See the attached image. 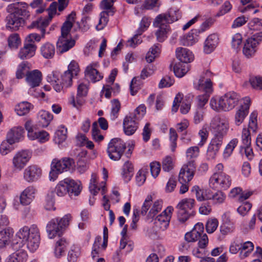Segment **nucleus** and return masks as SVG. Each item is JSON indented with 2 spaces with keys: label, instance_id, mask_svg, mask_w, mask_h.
Segmentation results:
<instances>
[{
  "label": "nucleus",
  "instance_id": "obj_1",
  "mask_svg": "<svg viewBox=\"0 0 262 262\" xmlns=\"http://www.w3.org/2000/svg\"><path fill=\"white\" fill-rule=\"evenodd\" d=\"M28 8V5L24 2H16L9 5L7 11L10 14L6 17L7 28L16 31L24 25L25 19L29 18L30 15Z\"/></svg>",
  "mask_w": 262,
  "mask_h": 262
},
{
  "label": "nucleus",
  "instance_id": "obj_2",
  "mask_svg": "<svg viewBox=\"0 0 262 262\" xmlns=\"http://www.w3.org/2000/svg\"><path fill=\"white\" fill-rule=\"evenodd\" d=\"M21 243L26 246L31 251H35L38 247L40 243V233L36 225L30 227L25 226L21 228L16 234Z\"/></svg>",
  "mask_w": 262,
  "mask_h": 262
},
{
  "label": "nucleus",
  "instance_id": "obj_3",
  "mask_svg": "<svg viewBox=\"0 0 262 262\" xmlns=\"http://www.w3.org/2000/svg\"><path fill=\"white\" fill-rule=\"evenodd\" d=\"M213 74L207 70L201 75L196 85L195 86L197 90H202L205 93L197 96L198 105L201 108L208 102L210 94L213 92L212 82L211 79Z\"/></svg>",
  "mask_w": 262,
  "mask_h": 262
},
{
  "label": "nucleus",
  "instance_id": "obj_4",
  "mask_svg": "<svg viewBox=\"0 0 262 262\" xmlns=\"http://www.w3.org/2000/svg\"><path fill=\"white\" fill-rule=\"evenodd\" d=\"M239 99L238 95L234 92H229L222 96L219 100L212 98L210 101L211 107L214 111H228L233 108Z\"/></svg>",
  "mask_w": 262,
  "mask_h": 262
},
{
  "label": "nucleus",
  "instance_id": "obj_5",
  "mask_svg": "<svg viewBox=\"0 0 262 262\" xmlns=\"http://www.w3.org/2000/svg\"><path fill=\"white\" fill-rule=\"evenodd\" d=\"M171 11L168 13H163L158 15L154 23L155 27H159L156 33L157 39L159 42H163L167 38V33L168 30V26L166 24H170L177 20L171 17Z\"/></svg>",
  "mask_w": 262,
  "mask_h": 262
},
{
  "label": "nucleus",
  "instance_id": "obj_6",
  "mask_svg": "<svg viewBox=\"0 0 262 262\" xmlns=\"http://www.w3.org/2000/svg\"><path fill=\"white\" fill-rule=\"evenodd\" d=\"M75 167L74 160L70 158H64L61 160L54 159L51 164L50 180H55L60 173L64 171L73 170Z\"/></svg>",
  "mask_w": 262,
  "mask_h": 262
},
{
  "label": "nucleus",
  "instance_id": "obj_7",
  "mask_svg": "<svg viewBox=\"0 0 262 262\" xmlns=\"http://www.w3.org/2000/svg\"><path fill=\"white\" fill-rule=\"evenodd\" d=\"M212 139L223 142V139L227 134L229 125L227 121L219 116L214 117L210 124Z\"/></svg>",
  "mask_w": 262,
  "mask_h": 262
},
{
  "label": "nucleus",
  "instance_id": "obj_8",
  "mask_svg": "<svg viewBox=\"0 0 262 262\" xmlns=\"http://www.w3.org/2000/svg\"><path fill=\"white\" fill-rule=\"evenodd\" d=\"M51 18H42L40 17L32 22L30 25L28 26V29L36 28L40 31L41 35L37 33H32L28 35L25 40V41L30 44L35 45L34 41L39 42L41 38L45 37L46 34V28L49 26Z\"/></svg>",
  "mask_w": 262,
  "mask_h": 262
},
{
  "label": "nucleus",
  "instance_id": "obj_9",
  "mask_svg": "<svg viewBox=\"0 0 262 262\" xmlns=\"http://www.w3.org/2000/svg\"><path fill=\"white\" fill-rule=\"evenodd\" d=\"M71 218L70 214H66L60 219L55 218L49 222L46 226L49 237L53 238L57 235L60 236L62 229L69 225Z\"/></svg>",
  "mask_w": 262,
  "mask_h": 262
},
{
  "label": "nucleus",
  "instance_id": "obj_10",
  "mask_svg": "<svg viewBox=\"0 0 262 262\" xmlns=\"http://www.w3.org/2000/svg\"><path fill=\"white\" fill-rule=\"evenodd\" d=\"M126 149V143L121 139L115 138L111 139L108 143L107 153L112 160L118 161L124 154Z\"/></svg>",
  "mask_w": 262,
  "mask_h": 262
},
{
  "label": "nucleus",
  "instance_id": "obj_11",
  "mask_svg": "<svg viewBox=\"0 0 262 262\" xmlns=\"http://www.w3.org/2000/svg\"><path fill=\"white\" fill-rule=\"evenodd\" d=\"M262 41V32L256 33L246 40L243 52L248 58L252 57L256 51L257 46Z\"/></svg>",
  "mask_w": 262,
  "mask_h": 262
},
{
  "label": "nucleus",
  "instance_id": "obj_12",
  "mask_svg": "<svg viewBox=\"0 0 262 262\" xmlns=\"http://www.w3.org/2000/svg\"><path fill=\"white\" fill-rule=\"evenodd\" d=\"M231 184V179L230 176L225 173H214L209 180V185L213 187L219 185L222 188L227 189Z\"/></svg>",
  "mask_w": 262,
  "mask_h": 262
},
{
  "label": "nucleus",
  "instance_id": "obj_13",
  "mask_svg": "<svg viewBox=\"0 0 262 262\" xmlns=\"http://www.w3.org/2000/svg\"><path fill=\"white\" fill-rule=\"evenodd\" d=\"M195 171L194 160L189 161L184 165L179 173V181L180 183H188L193 177Z\"/></svg>",
  "mask_w": 262,
  "mask_h": 262
},
{
  "label": "nucleus",
  "instance_id": "obj_14",
  "mask_svg": "<svg viewBox=\"0 0 262 262\" xmlns=\"http://www.w3.org/2000/svg\"><path fill=\"white\" fill-rule=\"evenodd\" d=\"M173 209L168 206L155 219V224L158 226L162 230H166L169 226Z\"/></svg>",
  "mask_w": 262,
  "mask_h": 262
},
{
  "label": "nucleus",
  "instance_id": "obj_15",
  "mask_svg": "<svg viewBox=\"0 0 262 262\" xmlns=\"http://www.w3.org/2000/svg\"><path fill=\"white\" fill-rule=\"evenodd\" d=\"M250 99L245 98L243 105H241L237 110L234 115V123L236 126H239L244 121L249 113Z\"/></svg>",
  "mask_w": 262,
  "mask_h": 262
},
{
  "label": "nucleus",
  "instance_id": "obj_16",
  "mask_svg": "<svg viewBox=\"0 0 262 262\" xmlns=\"http://www.w3.org/2000/svg\"><path fill=\"white\" fill-rule=\"evenodd\" d=\"M30 158L27 150H21L17 152L12 160L13 167L15 169L21 170L26 165Z\"/></svg>",
  "mask_w": 262,
  "mask_h": 262
},
{
  "label": "nucleus",
  "instance_id": "obj_17",
  "mask_svg": "<svg viewBox=\"0 0 262 262\" xmlns=\"http://www.w3.org/2000/svg\"><path fill=\"white\" fill-rule=\"evenodd\" d=\"M75 45V40L71 36H59L56 43L57 53L62 54L68 51Z\"/></svg>",
  "mask_w": 262,
  "mask_h": 262
},
{
  "label": "nucleus",
  "instance_id": "obj_18",
  "mask_svg": "<svg viewBox=\"0 0 262 262\" xmlns=\"http://www.w3.org/2000/svg\"><path fill=\"white\" fill-rule=\"evenodd\" d=\"M42 171L40 168L35 165L28 166L24 171V178L28 182H32L37 180L41 176Z\"/></svg>",
  "mask_w": 262,
  "mask_h": 262
},
{
  "label": "nucleus",
  "instance_id": "obj_19",
  "mask_svg": "<svg viewBox=\"0 0 262 262\" xmlns=\"http://www.w3.org/2000/svg\"><path fill=\"white\" fill-rule=\"evenodd\" d=\"M150 21L148 20V19L146 17H144L140 22V26L137 30V34L127 41V46L135 48L136 45L140 43L142 40L140 38H139V36L142 34L145 29L148 27Z\"/></svg>",
  "mask_w": 262,
  "mask_h": 262
},
{
  "label": "nucleus",
  "instance_id": "obj_20",
  "mask_svg": "<svg viewBox=\"0 0 262 262\" xmlns=\"http://www.w3.org/2000/svg\"><path fill=\"white\" fill-rule=\"evenodd\" d=\"M132 115H129L125 117L123 120V130L125 135L130 136L133 135L137 129L138 126L137 121Z\"/></svg>",
  "mask_w": 262,
  "mask_h": 262
},
{
  "label": "nucleus",
  "instance_id": "obj_21",
  "mask_svg": "<svg viewBox=\"0 0 262 262\" xmlns=\"http://www.w3.org/2000/svg\"><path fill=\"white\" fill-rule=\"evenodd\" d=\"M36 190L32 186H30L24 189L20 194V203L24 206L29 205L34 200Z\"/></svg>",
  "mask_w": 262,
  "mask_h": 262
},
{
  "label": "nucleus",
  "instance_id": "obj_22",
  "mask_svg": "<svg viewBox=\"0 0 262 262\" xmlns=\"http://www.w3.org/2000/svg\"><path fill=\"white\" fill-rule=\"evenodd\" d=\"M223 143V141L212 138L207 150L206 158L207 160H212L215 158Z\"/></svg>",
  "mask_w": 262,
  "mask_h": 262
},
{
  "label": "nucleus",
  "instance_id": "obj_23",
  "mask_svg": "<svg viewBox=\"0 0 262 262\" xmlns=\"http://www.w3.org/2000/svg\"><path fill=\"white\" fill-rule=\"evenodd\" d=\"M41 77V73L38 70H35L27 73L26 80L29 86L33 88L39 85Z\"/></svg>",
  "mask_w": 262,
  "mask_h": 262
},
{
  "label": "nucleus",
  "instance_id": "obj_24",
  "mask_svg": "<svg viewBox=\"0 0 262 262\" xmlns=\"http://www.w3.org/2000/svg\"><path fill=\"white\" fill-rule=\"evenodd\" d=\"M177 58L181 62L185 63L191 62L193 60V55L192 52L186 48H179L176 51Z\"/></svg>",
  "mask_w": 262,
  "mask_h": 262
},
{
  "label": "nucleus",
  "instance_id": "obj_25",
  "mask_svg": "<svg viewBox=\"0 0 262 262\" xmlns=\"http://www.w3.org/2000/svg\"><path fill=\"white\" fill-rule=\"evenodd\" d=\"M37 47L35 45L30 44L25 41L24 46L19 52L18 57L21 59H28L35 55Z\"/></svg>",
  "mask_w": 262,
  "mask_h": 262
},
{
  "label": "nucleus",
  "instance_id": "obj_26",
  "mask_svg": "<svg viewBox=\"0 0 262 262\" xmlns=\"http://www.w3.org/2000/svg\"><path fill=\"white\" fill-rule=\"evenodd\" d=\"M76 18V13L72 11L67 17L66 21L63 24L61 28V35L60 36L69 37L70 32L73 27V23Z\"/></svg>",
  "mask_w": 262,
  "mask_h": 262
},
{
  "label": "nucleus",
  "instance_id": "obj_27",
  "mask_svg": "<svg viewBox=\"0 0 262 262\" xmlns=\"http://www.w3.org/2000/svg\"><path fill=\"white\" fill-rule=\"evenodd\" d=\"M218 40L219 37L215 34H212L208 36L204 43V52L206 54L211 53L216 48L218 43Z\"/></svg>",
  "mask_w": 262,
  "mask_h": 262
},
{
  "label": "nucleus",
  "instance_id": "obj_28",
  "mask_svg": "<svg viewBox=\"0 0 262 262\" xmlns=\"http://www.w3.org/2000/svg\"><path fill=\"white\" fill-rule=\"evenodd\" d=\"M24 129L21 127L12 129L7 134V139L10 144L18 142L23 137Z\"/></svg>",
  "mask_w": 262,
  "mask_h": 262
},
{
  "label": "nucleus",
  "instance_id": "obj_29",
  "mask_svg": "<svg viewBox=\"0 0 262 262\" xmlns=\"http://www.w3.org/2000/svg\"><path fill=\"white\" fill-rule=\"evenodd\" d=\"M85 75L93 82L99 81L103 78V76L92 65L88 66L85 70Z\"/></svg>",
  "mask_w": 262,
  "mask_h": 262
},
{
  "label": "nucleus",
  "instance_id": "obj_30",
  "mask_svg": "<svg viewBox=\"0 0 262 262\" xmlns=\"http://www.w3.org/2000/svg\"><path fill=\"white\" fill-rule=\"evenodd\" d=\"M198 29H192L187 35H184L180 40L183 46H189L193 45L197 40Z\"/></svg>",
  "mask_w": 262,
  "mask_h": 262
},
{
  "label": "nucleus",
  "instance_id": "obj_31",
  "mask_svg": "<svg viewBox=\"0 0 262 262\" xmlns=\"http://www.w3.org/2000/svg\"><path fill=\"white\" fill-rule=\"evenodd\" d=\"M53 118V116L50 112L42 110L38 116V125L42 127H47Z\"/></svg>",
  "mask_w": 262,
  "mask_h": 262
},
{
  "label": "nucleus",
  "instance_id": "obj_32",
  "mask_svg": "<svg viewBox=\"0 0 262 262\" xmlns=\"http://www.w3.org/2000/svg\"><path fill=\"white\" fill-rule=\"evenodd\" d=\"M40 51L45 58L51 59L55 55V49L53 44L47 42L41 46Z\"/></svg>",
  "mask_w": 262,
  "mask_h": 262
},
{
  "label": "nucleus",
  "instance_id": "obj_33",
  "mask_svg": "<svg viewBox=\"0 0 262 262\" xmlns=\"http://www.w3.org/2000/svg\"><path fill=\"white\" fill-rule=\"evenodd\" d=\"M67 184L68 185L69 194L72 195L74 194L75 196L78 195L82 189L80 182H76L73 180L69 178L65 179Z\"/></svg>",
  "mask_w": 262,
  "mask_h": 262
},
{
  "label": "nucleus",
  "instance_id": "obj_34",
  "mask_svg": "<svg viewBox=\"0 0 262 262\" xmlns=\"http://www.w3.org/2000/svg\"><path fill=\"white\" fill-rule=\"evenodd\" d=\"M13 230L11 228H5L0 231V248L5 247L10 243Z\"/></svg>",
  "mask_w": 262,
  "mask_h": 262
},
{
  "label": "nucleus",
  "instance_id": "obj_35",
  "mask_svg": "<svg viewBox=\"0 0 262 262\" xmlns=\"http://www.w3.org/2000/svg\"><path fill=\"white\" fill-rule=\"evenodd\" d=\"M115 11H103L100 14V19L98 24L96 26L98 30L103 29L107 24L108 21V16L113 15Z\"/></svg>",
  "mask_w": 262,
  "mask_h": 262
},
{
  "label": "nucleus",
  "instance_id": "obj_36",
  "mask_svg": "<svg viewBox=\"0 0 262 262\" xmlns=\"http://www.w3.org/2000/svg\"><path fill=\"white\" fill-rule=\"evenodd\" d=\"M68 245V242L64 238H61L56 242L54 249V254L57 258H60L62 255Z\"/></svg>",
  "mask_w": 262,
  "mask_h": 262
},
{
  "label": "nucleus",
  "instance_id": "obj_37",
  "mask_svg": "<svg viewBox=\"0 0 262 262\" xmlns=\"http://www.w3.org/2000/svg\"><path fill=\"white\" fill-rule=\"evenodd\" d=\"M161 45L157 43L151 47L146 54V60L148 63L154 61L160 53Z\"/></svg>",
  "mask_w": 262,
  "mask_h": 262
},
{
  "label": "nucleus",
  "instance_id": "obj_38",
  "mask_svg": "<svg viewBox=\"0 0 262 262\" xmlns=\"http://www.w3.org/2000/svg\"><path fill=\"white\" fill-rule=\"evenodd\" d=\"M134 174V167L129 161L125 162L122 168V174L126 182L130 181Z\"/></svg>",
  "mask_w": 262,
  "mask_h": 262
},
{
  "label": "nucleus",
  "instance_id": "obj_39",
  "mask_svg": "<svg viewBox=\"0 0 262 262\" xmlns=\"http://www.w3.org/2000/svg\"><path fill=\"white\" fill-rule=\"evenodd\" d=\"M184 63L179 62L174 64L173 72L177 77L181 78L184 76L189 71L188 66Z\"/></svg>",
  "mask_w": 262,
  "mask_h": 262
},
{
  "label": "nucleus",
  "instance_id": "obj_40",
  "mask_svg": "<svg viewBox=\"0 0 262 262\" xmlns=\"http://www.w3.org/2000/svg\"><path fill=\"white\" fill-rule=\"evenodd\" d=\"M238 142V139L236 138H234L228 143L224 149L223 154V156L224 159H228L231 156L233 150L237 146Z\"/></svg>",
  "mask_w": 262,
  "mask_h": 262
},
{
  "label": "nucleus",
  "instance_id": "obj_41",
  "mask_svg": "<svg viewBox=\"0 0 262 262\" xmlns=\"http://www.w3.org/2000/svg\"><path fill=\"white\" fill-rule=\"evenodd\" d=\"M27 257V254L23 251H17L10 255L7 262H25Z\"/></svg>",
  "mask_w": 262,
  "mask_h": 262
},
{
  "label": "nucleus",
  "instance_id": "obj_42",
  "mask_svg": "<svg viewBox=\"0 0 262 262\" xmlns=\"http://www.w3.org/2000/svg\"><path fill=\"white\" fill-rule=\"evenodd\" d=\"M31 107V104L26 101H24L18 104L15 108V110L19 116H24L29 113Z\"/></svg>",
  "mask_w": 262,
  "mask_h": 262
},
{
  "label": "nucleus",
  "instance_id": "obj_43",
  "mask_svg": "<svg viewBox=\"0 0 262 262\" xmlns=\"http://www.w3.org/2000/svg\"><path fill=\"white\" fill-rule=\"evenodd\" d=\"M67 128L60 126L55 133V140L58 144L62 143L67 138Z\"/></svg>",
  "mask_w": 262,
  "mask_h": 262
},
{
  "label": "nucleus",
  "instance_id": "obj_44",
  "mask_svg": "<svg viewBox=\"0 0 262 262\" xmlns=\"http://www.w3.org/2000/svg\"><path fill=\"white\" fill-rule=\"evenodd\" d=\"M76 77L74 75L71 74L69 71H65L61 75V84L63 85L66 88H68L72 85V79Z\"/></svg>",
  "mask_w": 262,
  "mask_h": 262
},
{
  "label": "nucleus",
  "instance_id": "obj_45",
  "mask_svg": "<svg viewBox=\"0 0 262 262\" xmlns=\"http://www.w3.org/2000/svg\"><path fill=\"white\" fill-rule=\"evenodd\" d=\"M55 191L59 196H63L67 193H69L68 185L67 184L65 179L59 182L55 188Z\"/></svg>",
  "mask_w": 262,
  "mask_h": 262
},
{
  "label": "nucleus",
  "instance_id": "obj_46",
  "mask_svg": "<svg viewBox=\"0 0 262 262\" xmlns=\"http://www.w3.org/2000/svg\"><path fill=\"white\" fill-rule=\"evenodd\" d=\"M257 114L256 112H253L251 114L249 118L248 128L249 130L252 131V134H256L258 126L257 122Z\"/></svg>",
  "mask_w": 262,
  "mask_h": 262
},
{
  "label": "nucleus",
  "instance_id": "obj_47",
  "mask_svg": "<svg viewBox=\"0 0 262 262\" xmlns=\"http://www.w3.org/2000/svg\"><path fill=\"white\" fill-rule=\"evenodd\" d=\"M80 255V250L78 247H73L68 254V260L69 262H76Z\"/></svg>",
  "mask_w": 262,
  "mask_h": 262
},
{
  "label": "nucleus",
  "instance_id": "obj_48",
  "mask_svg": "<svg viewBox=\"0 0 262 262\" xmlns=\"http://www.w3.org/2000/svg\"><path fill=\"white\" fill-rule=\"evenodd\" d=\"M29 67L27 62H23L19 66L16 72V76L17 79H21L24 77L29 72Z\"/></svg>",
  "mask_w": 262,
  "mask_h": 262
},
{
  "label": "nucleus",
  "instance_id": "obj_49",
  "mask_svg": "<svg viewBox=\"0 0 262 262\" xmlns=\"http://www.w3.org/2000/svg\"><path fill=\"white\" fill-rule=\"evenodd\" d=\"M194 204V200L192 199H185L182 200L177 205V208H183L184 210H191Z\"/></svg>",
  "mask_w": 262,
  "mask_h": 262
},
{
  "label": "nucleus",
  "instance_id": "obj_50",
  "mask_svg": "<svg viewBox=\"0 0 262 262\" xmlns=\"http://www.w3.org/2000/svg\"><path fill=\"white\" fill-rule=\"evenodd\" d=\"M100 132L97 122H94L92 124V135L93 139L96 142L101 141L104 139V137L100 134Z\"/></svg>",
  "mask_w": 262,
  "mask_h": 262
},
{
  "label": "nucleus",
  "instance_id": "obj_51",
  "mask_svg": "<svg viewBox=\"0 0 262 262\" xmlns=\"http://www.w3.org/2000/svg\"><path fill=\"white\" fill-rule=\"evenodd\" d=\"M251 133L249 129H247L246 128H244L242 130V145H251Z\"/></svg>",
  "mask_w": 262,
  "mask_h": 262
},
{
  "label": "nucleus",
  "instance_id": "obj_52",
  "mask_svg": "<svg viewBox=\"0 0 262 262\" xmlns=\"http://www.w3.org/2000/svg\"><path fill=\"white\" fill-rule=\"evenodd\" d=\"M35 139H38L41 143H44L49 139V134L45 130L35 132L31 139L34 140Z\"/></svg>",
  "mask_w": 262,
  "mask_h": 262
},
{
  "label": "nucleus",
  "instance_id": "obj_53",
  "mask_svg": "<svg viewBox=\"0 0 262 262\" xmlns=\"http://www.w3.org/2000/svg\"><path fill=\"white\" fill-rule=\"evenodd\" d=\"M12 144H10L7 139L3 141L0 146L1 154L3 156H5L10 152L13 150L12 147Z\"/></svg>",
  "mask_w": 262,
  "mask_h": 262
},
{
  "label": "nucleus",
  "instance_id": "obj_54",
  "mask_svg": "<svg viewBox=\"0 0 262 262\" xmlns=\"http://www.w3.org/2000/svg\"><path fill=\"white\" fill-rule=\"evenodd\" d=\"M9 46L11 48L16 49L20 43V40L17 34L11 35L8 39Z\"/></svg>",
  "mask_w": 262,
  "mask_h": 262
},
{
  "label": "nucleus",
  "instance_id": "obj_55",
  "mask_svg": "<svg viewBox=\"0 0 262 262\" xmlns=\"http://www.w3.org/2000/svg\"><path fill=\"white\" fill-rule=\"evenodd\" d=\"M162 202L161 201H156L151 209L150 210L148 216L149 217L153 218L155 215L162 209Z\"/></svg>",
  "mask_w": 262,
  "mask_h": 262
},
{
  "label": "nucleus",
  "instance_id": "obj_56",
  "mask_svg": "<svg viewBox=\"0 0 262 262\" xmlns=\"http://www.w3.org/2000/svg\"><path fill=\"white\" fill-rule=\"evenodd\" d=\"M146 107L144 105H140L135 110L134 113L130 114L134 117L135 119L140 120L145 115Z\"/></svg>",
  "mask_w": 262,
  "mask_h": 262
},
{
  "label": "nucleus",
  "instance_id": "obj_57",
  "mask_svg": "<svg viewBox=\"0 0 262 262\" xmlns=\"http://www.w3.org/2000/svg\"><path fill=\"white\" fill-rule=\"evenodd\" d=\"M174 82L173 78L168 75L165 76L162 78L159 83V88L160 89L169 87L173 85Z\"/></svg>",
  "mask_w": 262,
  "mask_h": 262
},
{
  "label": "nucleus",
  "instance_id": "obj_58",
  "mask_svg": "<svg viewBox=\"0 0 262 262\" xmlns=\"http://www.w3.org/2000/svg\"><path fill=\"white\" fill-rule=\"evenodd\" d=\"M218 226V221L216 219L209 220L206 225V230L208 233H213Z\"/></svg>",
  "mask_w": 262,
  "mask_h": 262
},
{
  "label": "nucleus",
  "instance_id": "obj_59",
  "mask_svg": "<svg viewBox=\"0 0 262 262\" xmlns=\"http://www.w3.org/2000/svg\"><path fill=\"white\" fill-rule=\"evenodd\" d=\"M251 203L249 202H244L237 208V211L241 215L245 216L251 209Z\"/></svg>",
  "mask_w": 262,
  "mask_h": 262
},
{
  "label": "nucleus",
  "instance_id": "obj_60",
  "mask_svg": "<svg viewBox=\"0 0 262 262\" xmlns=\"http://www.w3.org/2000/svg\"><path fill=\"white\" fill-rule=\"evenodd\" d=\"M252 87L256 90L262 89V77L259 76L252 77L249 79Z\"/></svg>",
  "mask_w": 262,
  "mask_h": 262
},
{
  "label": "nucleus",
  "instance_id": "obj_61",
  "mask_svg": "<svg viewBox=\"0 0 262 262\" xmlns=\"http://www.w3.org/2000/svg\"><path fill=\"white\" fill-rule=\"evenodd\" d=\"M121 108L120 102L117 99H115L112 101V106L111 108V116L113 119H115L118 117V113Z\"/></svg>",
  "mask_w": 262,
  "mask_h": 262
},
{
  "label": "nucleus",
  "instance_id": "obj_62",
  "mask_svg": "<svg viewBox=\"0 0 262 262\" xmlns=\"http://www.w3.org/2000/svg\"><path fill=\"white\" fill-rule=\"evenodd\" d=\"M173 167L172 158L167 156L162 161V169L164 171L169 172Z\"/></svg>",
  "mask_w": 262,
  "mask_h": 262
},
{
  "label": "nucleus",
  "instance_id": "obj_63",
  "mask_svg": "<svg viewBox=\"0 0 262 262\" xmlns=\"http://www.w3.org/2000/svg\"><path fill=\"white\" fill-rule=\"evenodd\" d=\"M178 219L181 223H184L189 218L190 213L187 210H184L183 208H177Z\"/></svg>",
  "mask_w": 262,
  "mask_h": 262
},
{
  "label": "nucleus",
  "instance_id": "obj_64",
  "mask_svg": "<svg viewBox=\"0 0 262 262\" xmlns=\"http://www.w3.org/2000/svg\"><path fill=\"white\" fill-rule=\"evenodd\" d=\"M226 198V195L221 191H217L213 194L212 200L214 204L223 203Z\"/></svg>",
  "mask_w": 262,
  "mask_h": 262
}]
</instances>
